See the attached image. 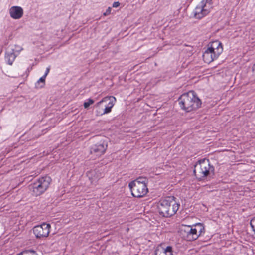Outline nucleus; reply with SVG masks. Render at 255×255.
<instances>
[{"mask_svg": "<svg viewBox=\"0 0 255 255\" xmlns=\"http://www.w3.org/2000/svg\"><path fill=\"white\" fill-rule=\"evenodd\" d=\"M255 222V218H254V219H252L251 221H250V223H252V222Z\"/></svg>", "mask_w": 255, "mask_h": 255, "instance_id": "obj_24", "label": "nucleus"}, {"mask_svg": "<svg viewBox=\"0 0 255 255\" xmlns=\"http://www.w3.org/2000/svg\"><path fill=\"white\" fill-rule=\"evenodd\" d=\"M212 8V0H202L193 11L194 17L196 19H200L207 16Z\"/></svg>", "mask_w": 255, "mask_h": 255, "instance_id": "obj_7", "label": "nucleus"}, {"mask_svg": "<svg viewBox=\"0 0 255 255\" xmlns=\"http://www.w3.org/2000/svg\"><path fill=\"white\" fill-rule=\"evenodd\" d=\"M87 176L92 183L96 182L102 177L101 173H98L95 170L89 172Z\"/></svg>", "mask_w": 255, "mask_h": 255, "instance_id": "obj_14", "label": "nucleus"}, {"mask_svg": "<svg viewBox=\"0 0 255 255\" xmlns=\"http://www.w3.org/2000/svg\"><path fill=\"white\" fill-rule=\"evenodd\" d=\"M51 179L49 176H45L38 179L30 186V190L35 196H39L48 188Z\"/></svg>", "mask_w": 255, "mask_h": 255, "instance_id": "obj_6", "label": "nucleus"}, {"mask_svg": "<svg viewBox=\"0 0 255 255\" xmlns=\"http://www.w3.org/2000/svg\"><path fill=\"white\" fill-rule=\"evenodd\" d=\"M12 49L8 47L5 52V59L7 64L11 65L17 57L16 54L12 52Z\"/></svg>", "mask_w": 255, "mask_h": 255, "instance_id": "obj_13", "label": "nucleus"}, {"mask_svg": "<svg viewBox=\"0 0 255 255\" xmlns=\"http://www.w3.org/2000/svg\"><path fill=\"white\" fill-rule=\"evenodd\" d=\"M178 101L181 108L187 112L197 109L201 105L200 99L193 91L181 95Z\"/></svg>", "mask_w": 255, "mask_h": 255, "instance_id": "obj_1", "label": "nucleus"}, {"mask_svg": "<svg viewBox=\"0 0 255 255\" xmlns=\"http://www.w3.org/2000/svg\"><path fill=\"white\" fill-rule=\"evenodd\" d=\"M252 70L254 74L255 75V64L253 65Z\"/></svg>", "mask_w": 255, "mask_h": 255, "instance_id": "obj_23", "label": "nucleus"}, {"mask_svg": "<svg viewBox=\"0 0 255 255\" xmlns=\"http://www.w3.org/2000/svg\"><path fill=\"white\" fill-rule=\"evenodd\" d=\"M116 101V99L114 96H106L104 97L101 101L97 103L95 106L97 107H99L103 103H106L107 104L106 105L103 112L101 114V115L109 113L111 112L112 108L114 106Z\"/></svg>", "mask_w": 255, "mask_h": 255, "instance_id": "obj_8", "label": "nucleus"}, {"mask_svg": "<svg viewBox=\"0 0 255 255\" xmlns=\"http://www.w3.org/2000/svg\"><path fill=\"white\" fill-rule=\"evenodd\" d=\"M9 13L12 19H19L23 16L24 11L21 7L13 6L9 8Z\"/></svg>", "mask_w": 255, "mask_h": 255, "instance_id": "obj_11", "label": "nucleus"}, {"mask_svg": "<svg viewBox=\"0 0 255 255\" xmlns=\"http://www.w3.org/2000/svg\"><path fill=\"white\" fill-rule=\"evenodd\" d=\"M214 168L210 165L209 160L204 159L198 161L195 165L194 173L196 177L201 180L213 173Z\"/></svg>", "mask_w": 255, "mask_h": 255, "instance_id": "obj_5", "label": "nucleus"}, {"mask_svg": "<svg viewBox=\"0 0 255 255\" xmlns=\"http://www.w3.org/2000/svg\"><path fill=\"white\" fill-rule=\"evenodd\" d=\"M186 226L187 229L185 231L187 232V240H195L200 236V234H198V229L196 226H194V225L192 226L190 225Z\"/></svg>", "mask_w": 255, "mask_h": 255, "instance_id": "obj_12", "label": "nucleus"}, {"mask_svg": "<svg viewBox=\"0 0 255 255\" xmlns=\"http://www.w3.org/2000/svg\"><path fill=\"white\" fill-rule=\"evenodd\" d=\"M155 255H173L172 247L169 246L165 249L163 248L161 251L160 250H156Z\"/></svg>", "mask_w": 255, "mask_h": 255, "instance_id": "obj_15", "label": "nucleus"}, {"mask_svg": "<svg viewBox=\"0 0 255 255\" xmlns=\"http://www.w3.org/2000/svg\"><path fill=\"white\" fill-rule=\"evenodd\" d=\"M50 67H47L46 71L45 72V74H44V76H45V77L47 76V75L48 74V73H49V72L50 71Z\"/></svg>", "mask_w": 255, "mask_h": 255, "instance_id": "obj_22", "label": "nucleus"}, {"mask_svg": "<svg viewBox=\"0 0 255 255\" xmlns=\"http://www.w3.org/2000/svg\"><path fill=\"white\" fill-rule=\"evenodd\" d=\"M46 77L45 76H42L38 81V82L39 83V82H42V83H45V79H46Z\"/></svg>", "mask_w": 255, "mask_h": 255, "instance_id": "obj_20", "label": "nucleus"}, {"mask_svg": "<svg viewBox=\"0 0 255 255\" xmlns=\"http://www.w3.org/2000/svg\"><path fill=\"white\" fill-rule=\"evenodd\" d=\"M10 49H12V52H14L15 54H16V56H17L20 52L23 50V48L18 45H10L8 47Z\"/></svg>", "mask_w": 255, "mask_h": 255, "instance_id": "obj_16", "label": "nucleus"}, {"mask_svg": "<svg viewBox=\"0 0 255 255\" xmlns=\"http://www.w3.org/2000/svg\"><path fill=\"white\" fill-rule=\"evenodd\" d=\"M147 183V179L144 177H139L129 183L128 186L132 195L138 198L145 196L148 191Z\"/></svg>", "mask_w": 255, "mask_h": 255, "instance_id": "obj_4", "label": "nucleus"}, {"mask_svg": "<svg viewBox=\"0 0 255 255\" xmlns=\"http://www.w3.org/2000/svg\"><path fill=\"white\" fill-rule=\"evenodd\" d=\"M174 196H169L159 201L158 208L161 215L168 217L176 213L180 205L176 202Z\"/></svg>", "mask_w": 255, "mask_h": 255, "instance_id": "obj_2", "label": "nucleus"}, {"mask_svg": "<svg viewBox=\"0 0 255 255\" xmlns=\"http://www.w3.org/2000/svg\"><path fill=\"white\" fill-rule=\"evenodd\" d=\"M94 102V101L93 99L89 98L87 100V101H86L84 103V104H83L84 107L85 109H87L89 107V106L91 105V104H93Z\"/></svg>", "mask_w": 255, "mask_h": 255, "instance_id": "obj_19", "label": "nucleus"}, {"mask_svg": "<svg viewBox=\"0 0 255 255\" xmlns=\"http://www.w3.org/2000/svg\"><path fill=\"white\" fill-rule=\"evenodd\" d=\"M107 145L104 141H100L99 143L93 145L90 148V153L96 156H100L106 151Z\"/></svg>", "mask_w": 255, "mask_h": 255, "instance_id": "obj_10", "label": "nucleus"}, {"mask_svg": "<svg viewBox=\"0 0 255 255\" xmlns=\"http://www.w3.org/2000/svg\"><path fill=\"white\" fill-rule=\"evenodd\" d=\"M120 5V3L118 1L114 2L113 4V7H118Z\"/></svg>", "mask_w": 255, "mask_h": 255, "instance_id": "obj_21", "label": "nucleus"}, {"mask_svg": "<svg viewBox=\"0 0 255 255\" xmlns=\"http://www.w3.org/2000/svg\"><path fill=\"white\" fill-rule=\"evenodd\" d=\"M202 225L203 224H194V226L198 229V234H200V236L205 232V228Z\"/></svg>", "mask_w": 255, "mask_h": 255, "instance_id": "obj_18", "label": "nucleus"}, {"mask_svg": "<svg viewBox=\"0 0 255 255\" xmlns=\"http://www.w3.org/2000/svg\"><path fill=\"white\" fill-rule=\"evenodd\" d=\"M50 224H39L33 228V233L37 238L47 237L49 233Z\"/></svg>", "mask_w": 255, "mask_h": 255, "instance_id": "obj_9", "label": "nucleus"}, {"mask_svg": "<svg viewBox=\"0 0 255 255\" xmlns=\"http://www.w3.org/2000/svg\"><path fill=\"white\" fill-rule=\"evenodd\" d=\"M17 255H38V254L33 250H26L18 254Z\"/></svg>", "mask_w": 255, "mask_h": 255, "instance_id": "obj_17", "label": "nucleus"}, {"mask_svg": "<svg viewBox=\"0 0 255 255\" xmlns=\"http://www.w3.org/2000/svg\"><path fill=\"white\" fill-rule=\"evenodd\" d=\"M208 47L203 54V59L205 63H210L218 58L222 53L223 48L221 42L216 40L210 43Z\"/></svg>", "mask_w": 255, "mask_h": 255, "instance_id": "obj_3", "label": "nucleus"}]
</instances>
